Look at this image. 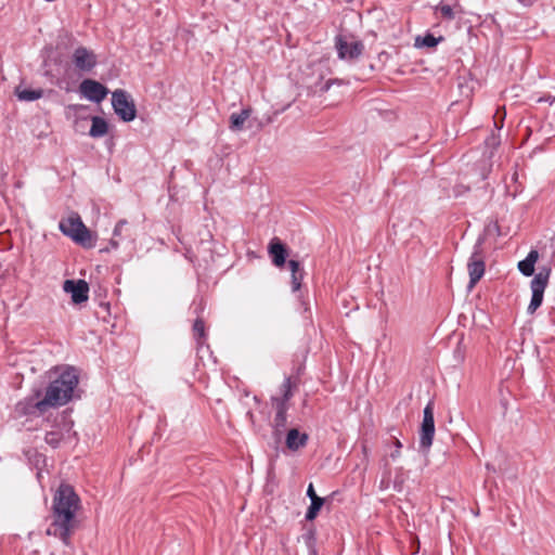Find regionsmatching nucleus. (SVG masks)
<instances>
[{
  "label": "nucleus",
  "mask_w": 555,
  "mask_h": 555,
  "mask_svg": "<svg viewBox=\"0 0 555 555\" xmlns=\"http://www.w3.org/2000/svg\"><path fill=\"white\" fill-rule=\"evenodd\" d=\"M487 469H489V470H490V469L494 470V468H493L490 464H487Z\"/></svg>",
  "instance_id": "c9c22d12"
},
{
  "label": "nucleus",
  "mask_w": 555,
  "mask_h": 555,
  "mask_svg": "<svg viewBox=\"0 0 555 555\" xmlns=\"http://www.w3.org/2000/svg\"><path fill=\"white\" fill-rule=\"evenodd\" d=\"M307 496H308L310 500H312V498H314V496H318V495H317V493H315V491H314V487H313V485H312V483H309V486H308V489H307Z\"/></svg>",
  "instance_id": "7c9ffc66"
},
{
  "label": "nucleus",
  "mask_w": 555,
  "mask_h": 555,
  "mask_svg": "<svg viewBox=\"0 0 555 555\" xmlns=\"http://www.w3.org/2000/svg\"><path fill=\"white\" fill-rule=\"evenodd\" d=\"M487 142H488V143H490V142H491V143H492V144H494V145H495V144H498V142H496V138H495L494 135H491V137L487 140Z\"/></svg>",
  "instance_id": "72a5a7b5"
},
{
  "label": "nucleus",
  "mask_w": 555,
  "mask_h": 555,
  "mask_svg": "<svg viewBox=\"0 0 555 555\" xmlns=\"http://www.w3.org/2000/svg\"><path fill=\"white\" fill-rule=\"evenodd\" d=\"M337 80H328L325 82L324 87L322 88L323 91H327L333 83H335Z\"/></svg>",
  "instance_id": "473e14b6"
},
{
  "label": "nucleus",
  "mask_w": 555,
  "mask_h": 555,
  "mask_svg": "<svg viewBox=\"0 0 555 555\" xmlns=\"http://www.w3.org/2000/svg\"><path fill=\"white\" fill-rule=\"evenodd\" d=\"M44 440L51 447L56 448L60 444L61 437H60L59 433L50 431V433L46 434Z\"/></svg>",
  "instance_id": "a878e982"
},
{
  "label": "nucleus",
  "mask_w": 555,
  "mask_h": 555,
  "mask_svg": "<svg viewBox=\"0 0 555 555\" xmlns=\"http://www.w3.org/2000/svg\"><path fill=\"white\" fill-rule=\"evenodd\" d=\"M300 302H301V307L304 309V312L308 311L309 308H308L307 304L301 298H300Z\"/></svg>",
  "instance_id": "f704fd0d"
},
{
  "label": "nucleus",
  "mask_w": 555,
  "mask_h": 555,
  "mask_svg": "<svg viewBox=\"0 0 555 555\" xmlns=\"http://www.w3.org/2000/svg\"><path fill=\"white\" fill-rule=\"evenodd\" d=\"M494 124H495V126L498 127V124H496V121H495ZM499 128H503V125H500V126H499Z\"/></svg>",
  "instance_id": "e433bc0d"
},
{
  "label": "nucleus",
  "mask_w": 555,
  "mask_h": 555,
  "mask_svg": "<svg viewBox=\"0 0 555 555\" xmlns=\"http://www.w3.org/2000/svg\"><path fill=\"white\" fill-rule=\"evenodd\" d=\"M403 488V478L401 475L397 474L393 479V489L400 492Z\"/></svg>",
  "instance_id": "cd10ccee"
},
{
  "label": "nucleus",
  "mask_w": 555,
  "mask_h": 555,
  "mask_svg": "<svg viewBox=\"0 0 555 555\" xmlns=\"http://www.w3.org/2000/svg\"><path fill=\"white\" fill-rule=\"evenodd\" d=\"M538 102L539 103H542V102H547L550 103L551 105H553L555 103V96H552V95H544V96H541L538 99Z\"/></svg>",
  "instance_id": "c756f323"
},
{
  "label": "nucleus",
  "mask_w": 555,
  "mask_h": 555,
  "mask_svg": "<svg viewBox=\"0 0 555 555\" xmlns=\"http://www.w3.org/2000/svg\"><path fill=\"white\" fill-rule=\"evenodd\" d=\"M126 225L127 221L125 219L119 220L114 228L113 237H116L118 240V237L121 236L122 230Z\"/></svg>",
  "instance_id": "bb28decb"
},
{
  "label": "nucleus",
  "mask_w": 555,
  "mask_h": 555,
  "mask_svg": "<svg viewBox=\"0 0 555 555\" xmlns=\"http://www.w3.org/2000/svg\"><path fill=\"white\" fill-rule=\"evenodd\" d=\"M292 388L293 385L291 377H285L282 385L280 386V396H273L271 398L275 412H287L288 401L293 397Z\"/></svg>",
  "instance_id": "f8f14e48"
},
{
  "label": "nucleus",
  "mask_w": 555,
  "mask_h": 555,
  "mask_svg": "<svg viewBox=\"0 0 555 555\" xmlns=\"http://www.w3.org/2000/svg\"><path fill=\"white\" fill-rule=\"evenodd\" d=\"M79 508L80 499L74 488L62 483L53 496L52 522L46 530L47 535L59 538L65 546H70Z\"/></svg>",
  "instance_id": "f257e3e1"
},
{
  "label": "nucleus",
  "mask_w": 555,
  "mask_h": 555,
  "mask_svg": "<svg viewBox=\"0 0 555 555\" xmlns=\"http://www.w3.org/2000/svg\"><path fill=\"white\" fill-rule=\"evenodd\" d=\"M551 274L550 268H542L539 273L534 275V278L530 282V288L532 292L530 304L527 308V312L529 314H533L537 309L542 305L544 291L548 283V278Z\"/></svg>",
  "instance_id": "20e7f679"
},
{
  "label": "nucleus",
  "mask_w": 555,
  "mask_h": 555,
  "mask_svg": "<svg viewBox=\"0 0 555 555\" xmlns=\"http://www.w3.org/2000/svg\"><path fill=\"white\" fill-rule=\"evenodd\" d=\"M79 384V375L69 365L55 366L49 371V383L42 390V404L56 409L67 404L75 396Z\"/></svg>",
  "instance_id": "f03ea898"
},
{
  "label": "nucleus",
  "mask_w": 555,
  "mask_h": 555,
  "mask_svg": "<svg viewBox=\"0 0 555 555\" xmlns=\"http://www.w3.org/2000/svg\"><path fill=\"white\" fill-rule=\"evenodd\" d=\"M336 49L339 59L353 60L361 55L363 44L360 41L348 42L341 37H338L336 41Z\"/></svg>",
  "instance_id": "ddd939ff"
},
{
  "label": "nucleus",
  "mask_w": 555,
  "mask_h": 555,
  "mask_svg": "<svg viewBox=\"0 0 555 555\" xmlns=\"http://www.w3.org/2000/svg\"><path fill=\"white\" fill-rule=\"evenodd\" d=\"M268 251L274 266L282 267L285 263L287 250L285 245L278 237L270 241Z\"/></svg>",
  "instance_id": "4468645a"
},
{
  "label": "nucleus",
  "mask_w": 555,
  "mask_h": 555,
  "mask_svg": "<svg viewBox=\"0 0 555 555\" xmlns=\"http://www.w3.org/2000/svg\"><path fill=\"white\" fill-rule=\"evenodd\" d=\"M286 414L287 412H275L274 427L276 431H281L285 427L287 421Z\"/></svg>",
  "instance_id": "393cba45"
},
{
  "label": "nucleus",
  "mask_w": 555,
  "mask_h": 555,
  "mask_svg": "<svg viewBox=\"0 0 555 555\" xmlns=\"http://www.w3.org/2000/svg\"><path fill=\"white\" fill-rule=\"evenodd\" d=\"M61 232L70 237L76 243L83 247H92L93 242L91 233L88 228L83 224L78 215L70 216L65 220H62L59 225Z\"/></svg>",
  "instance_id": "7ed1b4c3"
},
{
  "label": "nucleus",
  "mask_w": 555,
  "mask_h": 555,
  "mask_svg": "<svg viewBox=\"0 0 555 555\" xmlns=\"http://www.w3.org/2000/svg\"><path fill=\"white\" fill-rule=\"evenodd\" d=\"M310 555H317L315 552H312Z\"/></svg>",
  "instance_id": "4c0bfd02"
},
{
  "label": "nucleus",
  "mask_w": 555,
  "mask_h": 555,
  "mask_svg": "<svg viewBox=\"0 0 555 555\" xmlns=\"http://www.w3.org/2000/svg\"><path fill=\"white\" fill-rule=\"evenodd\" d=\"M112 105L115 114L126 122L135 118L137 109L133 101L128 96L125 90L117 89L112 93Z\"/></svg>",
  "instance_id": "423d86ee"
},
{
  "label": "nucleus",
  "mask_w": 555,
  "mask_h": 555,
  "mask_svg": "<svg viewBox=\"0 0 555 555\" xmlns=\"http://www.w3.org/2000/svg\"><path fill=\"white\" fill-rule=\"evenodd\" d=\"M539 259V253L537 249H531L527 257L518 262V270L525 276H531L534 273V264Z\"/></svg>",
  "instance_id": "dca6fc26"
},
{
  "label": "nucleus",
  "mask_w": 555,
  "mask_h": 555,
  "mask_svg": "<svg viewBox=\"0 0 555 555\" xmlns=\"http://www.w3.org/2000/svg\"><path fill=\"white\" fill-rule=\"evenodd\" d=\"M193 333L195 339L201 343L205 338V323L202 319L197 318L193 324Z\"/></svg>",
  "instance_id": "b1692460"
},
{
  "label": "nucleus",
  "mask_w": 555,
  "mask_h": 555,
  "mask_svg": "<svg viewBox=\"0 0 555 555\" xmlns=\"http://www.w3.org/2000/svg\"><path fill=\"white\" fill-rule=\"evenodd\" d=\"M79 89L87 100L94 103H101L108 93V89L105 86L93 79H85L80 83Z\"/></svg>",
  "instance_id": "9d476101"
},
{
  "label": "nucleus",
  "mask_w": 555,
  "mask_h": 555,
  "mask_svg": "<svg viewBox=\"0 0 555 555\" xmlns=\"http://www.w3.org/2000/svg\"><path fill=\"white\" fill-rule=\"evenodd\" d=\"M435 436V420H434V406L431 402H428L423 412V422L421 425L420 433V447L424 450H428L433 444Z\"/></svg>",
  "instance_id": "6e6552de"
},
{
  "label": "nucleus",
  "mask_w": 555,
  "mask_h": 555,
  "mask_svg": "<svg viewBox=\"0 0 555 555\" xmlns=\"http://www.w3.org/2000/svg\"><path fill=\"white\" fill-rule=\"evenodd\" d=\"M443 40V37H435L433 34L427 33L424 36H417L415 39L416 48H434Z\"/></svg>",
  "instance_id": "aec40b11"
},
{
  "label": "nucleus",
  "mask_w": 555,
  "mask_h": 555,
  "mask_svg": "<svg viewBox=\"0 0 555 555\" xmlns=\"http://www.w3.org/2000/svg\"><path fill=\"white\" fill-rule=\"evenodd\" d=\"M436 12L440 13L441 17L448 21L455 18V12L450 4L440 3L436 7Z\"/></svg>",
  "instance_id": "5701e85b"
},
{
  "label": "nucleus",
  "mask_w": 555,
  "mask_h": 555,
  "mask_svg": "<svg viewBox=\"0 0 555 555\" xmlns=\"http://www.w3.org/2000/svg\"><path fill=\"white\" fill-rule=\"evenodd\" d=\"M16 95L21 101L31 102L43 95L42 89H23L17 90Z\"/></svg>",
  "instance_id": "4be33fe9"
},
{
  "label": "nucleus",
  "mask_w": 555,
  "mask_h": 555,
  "mask_svg": "<svg viewBox=\"0 0 555 555\" xmlns=\"http://www.w3.org/2000/svg\"><path fill=\"white\" fill-rule=\"evenodd\" d=\"M395 447L396 450L390 454L391 459L393 460H396L400 455V449L402 448V443L400 442V440L395 439Z\"/></svg>",
  "instance_id": "c85d7f7f"
},
{
  "label": "nucleus",
  "mask_w": 555,
  "mask_h": 555,
  "mask_svg": "<svg viewBox=\"0 0 555 555\" xmlns=\"http://www.w3.org/2000/svg\"><path fill=\"white\" fill-rule=\"evenodd\" d=\"M72 63L77 70L81 73H89L96 66L98 59L92 50L83 46H79L72 54Z\"/></svg>",
  "instance_id": "1a4fd4ad"
},
{
  "label": "nucleus",
  "mask_w": 555,
  "mask_h": 555,
  "mask_svg": "<svg viewBox=\"0 0 555 555\" xmlns=\"http://www.w3.org/2000/svg\"><path fill=\"white\" fill-rule=\"evenodd\" d=\"M63 289L70 294L74 304L85 302L89 298V285L85 280H66Z\"/></svg>",
  "instance_id": "9b49d317"
},
{
  "label": "nucleus",
  "mask_w": 555,
  "mask_h": 555,
  "mask_svg": "<svg viewBox=\"0 0 555 555\" xmlns=\"http://www.w3.org/2000/svg\"><path fill=\"white\" fill-rule=\"evenodd\" d=\"M310 501H311L310 506L308 507L306 515H305V518L308 521H311L317 518L321 507L324 504V499L320 498V496H314Z\"/></svg>",
  "instance_id": "412c9836"
},
{
  "label": "nucleus",
  "mask_w": 555,
  "mask_h": 555,
  "mask_svg": "<svg viewBox=\"0 0 555 555\" xmlns=\"http://www.w3.org/2000/svg\"><path fill=\"white\" fill-rule=\"evenodd\" d=\"M288 268L292 273V291L296 293L300 289L305 272L304 269L300 267L299 261L294 259H291L288 261Z\"/></svg>",
  "instance_id": "f3484780"
},
{
  "label": "nucleus",
  "mask_w": 555,
  "mask_h": 555,
  "mask_svg": "<svg viewBox=\"0 0 555 555\" xmlns=\"http://www.w3.org/2000/svg\"><path fill=\"white\" fill-rule=\"evenodd\" d=\"M251 114L250 108H244L240 113H233L230 116V129L232 131H241L245 121L249 118Z\"/></svg>",
  "instance_id": "6ab92c4d"
},
{
  "label": "nucleus",
  "mask_w": 555,
  "mask_h": 555,
  "mask_svg": "<svg viewBox=\"0 0 555 555\" xmlns=\"http://www.w3.org/2000/svg\"><path fill=\"white\" fill-rule=\"evenodd\" d=\"M482 244H483V238L479 237L474 245L473 253H472L468 263H467L470 287H474L475 284L482 278V275L485 273Z\"/></svg>",
  "instance_id": "0eeeda50"
},
{
  "label": "nucleus",
  "mask_w": 555,
  "mask_h": 555,
  "mask_svg": "<svg viewBox=\"0 0 555 555\" xmlns=\"http://www.w3.org/2000/svg\"><path fill=\"white\" fill-rule=\"evenodd\" d=\"M308 442V435L299 433L298 429L293 428L286 435V447L292 451H297L304 448Z\"/></svg>",
  "instance_id": "2eb2a0df"
},
{
  "label": "nucleus",
  "mask_w": 555,
  "mask_h": 555,
  "mask_svg": "<svg viewBox=\"0 0 555 555\" xmlns=\"http://www.w3.org/2000/svg\"><path fill=\"white\" fill-rule=\"evenodd\" d=\"M42 389H34L33 393L23 400L18 401L15 405V411L18 415H42L50 410L49 405H43Z\"/></svg>",
  "instance_id": "39448f33"
},
{
  "label": "nucleus",
  "mask_w": 555,
  "mask_h": 555,
  "mask_svg": "<svg viewBox=\"0 0 555 555\" xmlns=\"http://www.w3.org/2000/svg\"><path fill=\"white\" fill-rule=\"evenodd\" d=\"M91 128L89 130V135L92 138H102L108 132V124L107 121L100 116L91 117Z\"/></svg>",
  "instance_id": "a211bd4d"
},
{
  "label": "nucleus",
  "mask_w": 555,
  "mask_h": 555,
  "mask_svg": "<svg viewBox=\"0 0 555 555\" xmlns=\"http://www.w3.org/2000/svg\"><path fill=\"white\" fill-rule=\"evenodd\" d=\"M111 249H117L119 247V241L116 237L109 240Z\"/></svg>",
  "instance_id": "2f4dec72"
}]
</instances>
